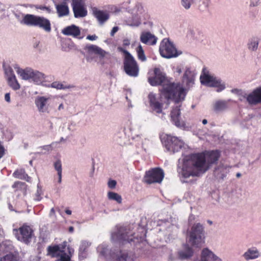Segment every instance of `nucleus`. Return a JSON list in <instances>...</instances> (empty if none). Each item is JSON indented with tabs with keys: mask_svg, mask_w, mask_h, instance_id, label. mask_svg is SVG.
<instances>
[{
	"mask_svg": "<svg viewBox=\"0 0 261 261\" xmlns=\"http://www.w3.org/2000/svg\"><path fill=\"white\" fill-rule=\"evenodd\" d=\"M220 156V153L218 150L205 151L185 156L181 160V165L179 164L177 167L181 181L187 182V179L190 176H199L203 174L217 163Z\"/></svg>",
	"mask_w": 261,
	"mask_h": 261,
	"instance_id": "obj_1",
	"label": "nucleus"
},
{
	"mask_svg": "<svg viewBox=\"0 0 261 261\" xmlns=\"http://www.w3.org/2000/svg\"><path fill=\"white\" fill-rule=\"evenodd\" d=\"M196 72L191 67H186L181 79L184 88L179 83H169L164 85L161 91L162 95L167 100H172L178 103L185 99L186 90H189L195 84Z\"/></svg>",
	"mask_w": 261,
	"mask_h": 261,
	"instance_id": "obj_2",
	"label": "nucleus"
},
{
	"mask_svg": "<svg viewBox=\"0 0 261 261\" xmlns=\"http://www.w3.org/2000/svg\"><path fill=\"white\" fill-rule=\"evenodd\" d=\"M135 233L130 231V226H117L116 229L112 232L111 239L113 242L137 243L141 241L145 235V233L134 236Z\"/></svg>",
	"mask_w": 261,
	"mask_h": 261,
	"instance_id": "obj_3",
	"label": "nucleus"
},
{
	"mask_svg": "<svg viewBox=\"0 0 261 261\" xmlns=\"http://www.w3.org/2000/svg\"><path fill=\"white\" fill-rule=\"evenodd\" d=\"M204 227L200 223L193 225L190 230L188 231V242L193 247H201L204 243Z\"/></svg>",
	"mask_w": 261,
	"mask_h": 261,
	"instance_id": "obj_4",
	"label": "nucleus"
},
{
	"mask_svg": "<svg viewBox=\"0 0 261 261\" xmlns=\"http://www.w3.org/2000/svg\"><path fill=\"white\" fill-rule=\"evenodd\" d=\"M24 20L27 26L38 28L47 33H49L51 31L50 20L43 16L31 14L27 16Z\"/></svg>",
	"mask_w": 261,
	"mask_h": 261,
	"instance_id": "obj_5",
	"label": "nucleus"
},
{
	"mask_svg": "<svg viewBox=\"0 0 261 261\" xmlns=\"http://www.w3.org/2000/svg\"><path fill=\"white\" fill-rule=\"evenodd\" d=\"M159 52L162 57L166 59L176 58L182 54L181 51L177 50L174 43L166 38L161 41Z\"/></svg>",
	"mask_w": 261,
	"mask_h": 261,
	"instance_id": "obj_6",
	"label": "nucleus"
},
{
	"mask_svg": "<svg viewBox=\"0 0 261 261\" xmlns=\"http://www.w3.org/2000/svg\"><path fill=\"white\" fill-rule=\"evenodd\" d=\"M160 138L162 144L169 152L174 153L184 147V142L176 137L165 135L161 136Z\"/></svg>",
	"mask_w": 261,
	"mask_h": 261,
	"instance_id": "obj_7",
	"label": "nucleus"
},
{
	"mask_svg": "<svg viewBox=\"0 0 261 261\" xmlns=\"http://www.w3.org/2000/svg\"><path fill=\"white\" fill-rule=\"evenodd\" d=\"M200 82L202 85L209 87L216 88L217 92H221L226 88L225 82L220 77L204 73L200 76Z\"/></svg>",
	"mask_w": 261,
	"mask_h": 261,
	"instance_id": "obj_8",
	"label": "nucleus"
},
{
	"mask_svg": "<svg viewBox=\"0 0 261 261\" xmlns=\"http://www.w3.org/2000/svg\"><path fill=\"white\" fill-rule=\"evenodd\" d=\"M13 232L18 241L27 245L32 242L34 237L33 230L27 225H23L18 229H14Z\"/></svg>",
	"mask_w": 261,
	"mask_h": 261,
	"instance_id": "obj_9",
	"label": "nucleus"
},
{
	"mask_svg": "<svg viewBox=\"0 0 261 261\" xmlns=\"http://www.w3.org/2000/svg\"><path fill=\"white\" fill-rule=\"evenodd\" d=\"M164 173L163 170L160 168H153L146 171L144 177V181L147 184L160 183L163 179Z\"/></svg>",
	"mask_w": 261,
	"mask_h": 261,
	"instance_id": "obj_10",
	"label": "nucleus"
},
{
	"mask_svg": "<svg viewBox=\"0 0 261 261\" xmlns=\"http://www.w3.org/2000/svg\"><path fill=\"white\" fill-rule=\"evenodd\" d=\"M71 6L75 18H83L87 15L85 0H71Z\"/></svg>",
	"mask_w": 261,
	"mask_h": 261,
	"instance_id": "obj_11",
	"label": "nucleus"
},
{
	"mask_svg": "<svg viewBox=\"0 0 261 261\" xmlns=\"http://www.w3.org/2000/svg\"><path fill=\"white\" fill-rule=\"evenodd\" d=\"M124 71L131 77L138 76L139 67L134 57L123 60Z\"/></svg>",
	"mask_w": 261,
	"mask_h": 261,
	"instance_id": "obj_12",
	"label": "nucleus"
},
{
	"mask_svg": "<svg viewBox=\"0 0 261 261\" xmlns=\"http://www.w3.org/2000/svg\"><path fill=\"white\" fill-rule=\"evenodd\" d=\"M96 250L98 254V261H101L102 259L106 261H111L114 249H109L107 243L103 242L99 245Z\"/></svg>",
	"mask_w": 261,
	"mask_h": 261,
	"instance_id": "obj_13",
	"label": "nucleus"
},
{
	"mask_svg": "<svg viewBox=\"0 0 261 261\" xmlns=\"http://www.w3.org/2000/svg\"><path fill=\"white\" fill-rule=\"evenodd\" d=\"M111 261H134L133 255L127 250L114 249Z\"/></svg>",
	"mask_w": 261,
	"mask_h": 261,
	"instance_id": "obj_14",
	"label": "nucleus"
},
{
	"mask_svg": "<svg viewBox=\"0 0 261 261\" xmlns=\"http://www.w3.org/2000/svg\"><path fill=\"white\" fill-rule=\"evenodd\" d=\"M86 49L89 53H94L98 55L101 60L104 59L110 60L111 58V55L110 53L106 51L96 45H87L86 46Z\"/></svg>",
	"mask_w": 261,
	"mask_h": 261,
	"instance_id": "obj_15",
	"label": "nucleus"
},
{
	"mask_svg": "<svg viewBox=\"0 0 261 261\" xmlns=\"http://www.w3.org/2000/svg\"><path fill=\"white\" fill-rule=\"evenodd\" d=\"M61 33L65 36H72L80 40L83 38V36H80L81 34L80 28L75 24H71L64 28L62 30Z\"/></svg>",
	"mask_w": 261,
	"mask_h": 261,
	"instance_id": "obj_16",
	"label": "nucleus"
},
{
	"mask_svg": "<svg viewBox=\"0 0 261 261\" xmlns=\"http://www.w3.org/2000/svg\"><path fill=\"white\" fill-rule=\"evenodd\" d=\"M149 106L151 110L158 114L162 113L163 103L160 102L156 95L153 93H150L148 95Z\"/></svg>",
	"mask_w": 261,
	"mask_h": 261,
	"instance_id": "obj_17",
	"label": "nucleus"
},
{
	"mask_svg": "<svg viewBox=\"0 0 261 261\" xmlns=\"http://www.w3.org/2000/svg\"><path fill=\"white\" fill-rule=\"evenodd\" d=\"M154 76L148 79L149 83L152 86L161 85L165 80V75L161 72L159 68H155L154 70Z\"/></svg>",
	"mask_w": 261,
	"mask_h": 261,
	"instance_id": "obj_18",
	"label": "nucleus"
},
{
	"mask_svg": "<svg viewBox=\"0 0 261 261\" xmlns=\"http://www.w3.org/2000/svg\"><path fill=\"white\" fill-rule=\"evenodd\" d=\"M244 97L247 102L251 105H255L261 102V87L254 90L251 93L245 94Z\"/></svg>",
	"mask_w": 261,
	"mask_h": 261,
	"instance_id": "obj_19",
	"label": "nucleus"
},
{
	"mask_svg": "<svg viewBox=\"0 0 261 261\" xmlns=\"http://www.w3.org/2000/svg\"><path fill=\"white\" fill-rule=\"evenodd\" d=\"M193 250L188 244H184L182 249L177 252V259L179 260H188L193 255Z\"/></svg>",
	"mask_w": 261,
	"mask_h": 261,
	"instance_id": "obj_20",
	"label": "nucleus"
},
{
	"mask_svg": "<svg viewBox=\"0 0 261 261\" xmlns=\"http://www.w3.org/2000/svg\"><path fill=\"white\" fill-rule=\"evenodd\" d=\"M140 41L142 43L148 45L156 44L158 38L150 32H143L140 35Z\"/></svg>",
	"mask_w": 261,
	"mask_h": 261,
	"instance_id": "obj_21",
	"label": "nucleus"
},
{
	"mask_svg": "<svg viewBox=\"0 0 261 261\" xmlns=\"http://www.w3.org/2000/svg\"><path fill=\"white\" fill-rule=\"evenodd\" d=\"M48 99V97L45 96H38L36 98L35 103L39 112H48V107L47 105V101Z\"/></svg>",
	"mask_w": 261,
	"mask_h": 261,
	"instance_id": "obj_22",
	"label": "nucleus"
},
{
	"mask_svg": "<svg viewBox=\"0 0 261 261\" xmlns=\"http://www.w3.org/2000/svg\"><path fill=\"white\" fill-rule=\"evenodd\" d=\"M13 67L15 69L17 74L19 75L22 80H29L31 79L33 71V69L29 67L22 69L21 68L18 64H14Z\"/></svg>",
	"mask_w": 261,
	"mask_h": 261,
	"instance_id": "obj_23",
	"label": "nucleus"
},
{
	"mask_svg": "<svg viewBox=\"0 0 261 261\" xmlns=\"http://www.w3.org/2000/svg\"><path fill=\"white\" fill-rule=\"evenodd\" d=\"M199 261H221V259L208 249L204 248L202 251L201 259Z\"/></svg>",
	"mask_w": 261,
	"mask_h": 261,
	"instance_id": "obj_24",
	"label": "nucleus"
},
{
	"mask_svg": "<svg viewBox=\"0 0 261 261\" xmlns=\"http://www.w3.org/2000/svg\"><path fill=\"white\" fill-rule=\"evenodd\" d=\"M229 171V167L226 165H220L215 168L214 174L218 179H223Z\"/></svg>",
	"mask_w": 261,
	"mask_h": 261,
	"instance_id": "obj_25",
	"label": "nucleus"
},
{
	"mask_svg": "<svg viewBox=\"0 0 261 261\" xmlns=\"http://www.w3.org/2000/svg\"><path fill=\"white\" fill-rule=\"evenodd\" d=\"M171 118L173 123L178 127L183 126V123L180 121V110L178 106L174 108L171 112Z\"/></svg>",
	"mask_w": 261,
	"mask_h": 261,
	"instance_id": "obj_26",
	"label": "nucleus"
},
{
	"mask_svg": "<svg viewBox=\"0 0 261 261\" xmlns=\"http://www.w3.org/2000/svg\"><path fill=\"white\" fill-rule=\"evenodd\" d=\"M93 14L100 24H103L110 17L109 14L107 12L98 10L95 8L93 9Z\"/></svg>",
	"mask_w": 261,
	"mask_h": 261,
	"instance_id": "obj_27",
	"label": "nucleus"
},
{
	"mask_svg": "<svg viewBox=\"0 0 261 261\" xmlns=\"http://www.w3.org/2000/svg\"><path fill=\"white\" fill-rule=\"evenodd\" d=\"M55 6L59 17H63L69 15V9L66 3L56 4Z\"/></svg>",
	"mask_w": 261,
	"mask_h": 261,
	"instance_id": "obj_28",
	"label": "nucleus"
},
{
	"mask_svg": "<svg viewBox=\"0 0 261 261\" xmlns=\"http://www.w3.org/2000/svg\"><path fill=\"white\" fill-rule=\"evenodd\" d=\"M91 243L87 241H82L79 249V257L82 260L86 257L87 250L91 246Z\"/></svg>",
	"mask_w": 261,
	"mask_h": 261,
	"instance_id": "obj_29",
	"label": "nucleus"
},
{
	"mask_svg": "<svg viewBox=\"0 0 261 261\" xmlns=\"http://www.w3.org/2000/svg\"><path fill=\"white\" fill-rule=\"evenodd\" d=\"M125 11L130 13L131 15H135L136 16H140V15L143 13L144 9L142 4L137 3L133 8L126 7Z\"/></svg>",
	"mask_w": 261,
	"mask_h": 261,
	"instance_id": "obj_30",
	"label": "nucleus"
},
{
	"mask_svg": "<svg viewBox=\"0 0 261 261\" xmlns=\"http://www.w3.org/2000/svg\"><path fill=\"white\" fill-rule=\"evenodd\" d=\"M259 256V251L255 248L248 249L243 254L244 257L247 260L256 259L258 258Z\"/></svg>",
	"mask_w": 261,
	"mask_h": 261,
	"instance_id": "obj_31",
	"label": "nucleus"
},
{
	"mask_svg": "<svg viewBox=\"0 0 261 261\" xmlns=\"http://www.w3.org/2000/svg\"><path fill=\"white\" fill-rule=\"evenodd\" d=\"M228 108V101L225 100H218L215 102L213 105V109L215 112H222Z\"/></svg>",
	"mask_w": 261,
	"mask_h": 261,
	"instance_id": "obj_32",
	"label": "nucleus"
},
{
	"mask_svg": "<svg viewBox=\"0 0 261 261\" xmlns=\"http://www.w3.org/2000/svg\"><path fill=\"white\" fill-rule=\"evenodd\" d=\"M45 78V76L44 74L38 70H33L31 80H32L36 84H41Z\"/></svg>",
	"mask_w": 261,
	"mask_h": 261,
	"instance_id": "obj_33",
	"label": "nucleus"
},
{
	"mask_svg": "<svg viewBox=\"0 0 261 261\" xmlns=\"http://www.w3.org/2000/svg\"><path fill=\"white\" fill-rule=\"evenodd\" d=\"M13 175L16 178L25 180L28 182L31 181V178L26 173L24 169L15 170Z\"/></svg>",
	"mask_w": 261,
	"mask_h": 261,
	"instance_id": "obj_34",
	"label": "nucleus"
},
{
	"mask_svg": "<svg viewBox=\"0 0 261 261\" xmlns=\"http://www.w3.org/2000/svg\"><path fill=\"white\" fill-rule=\"evenodd\" d=\"M132 16L131 18L126 19L125 22L126 24L131 27L139 26L141 23L140 17L135 15H132Z\"/></svg>",
	"mask_w": 261,
	"mask_h": 261,
	"instance_id": "obj_35",
	"label": "nucleus"
},
{
	"mask_svg": "<svg viewBox=\"0 0 261 261\" xmlns=\"http://www.w3.org/2000/svg\"><path fill=\"white\" fill-rule=\"evenodd\" d=\"M259 44V39L257 37L251 38L248 42L247 47L251 51L257 50Z\"/></svg>",
	"mask_w": 261,
	"mask_h": 261,
	"instance_id": "obj_36",
	"label": "nucleus"
},
{
	"mask_svg": "<svg viewBox=\"0 0 261 261\" xmlns=\"http://www.w3.org/2000/svg\"><path fill=\"white\" fill-rule=\"evenodd\" d=\"M47 251L48 254H49L53 257L59 255L61 256L62 253H65L63 251L60 250V247L58 245H55L54 246H48L47 248Z\"/></svg>",
	"mask_w": 261,
	"mask_h": 261,
	"instance_id": "obj_37",
	"label": "nucleus"
},
{
	"mask_svg": "<svg viewBox=\"0 0 261 261\" xmlns=\"http://www.w3.org/2000/svg\"><path fill=\"white\" fill-rule=\"evenodd\" d=\"M51 88H55L57 90H65L70 89L74 87V86L71 85H66L60 83L59 82H54L50 84Z\"/></svg>",
	"mask_w": 261,
	"mask_h": 261,
	"instance_id": "obj_38",
	"label": "nucleus"
},
{
	"mask_svg": "<svg viewBox=\"0 0 261 261\" xmlns=\"http://www.w3.org/2000/svg\"><path fill=\"white\" fill-rule=\"evenodd\" d=\"M7 80L9 86L14 90H18L20 88V85L18 83L16 76L9 77Z\"/></svg>",
	"mask_w": 261,
	"mask_h": 261,
	"instance_id": "obj_39",
	"label": "nucleus"
},
{
	"mask_svg": "<svg viewBox=\"0 0 261 261\" xmlns=\"http://www.w3.org/2000/svg\"><path fill=\"white\" fill-rule=\"evenodd\" d=\"M3 67L7 79H8L9 77H13V76H16L12 68L9 65L4 63Z\"/></svg>",
	"mask_w": 261,
	"mask_h": 261,
	"instance_id": "obj_40",
	"label": "nucleus"
},
{
	"mask_svg": "<svg viewBox=\"0 0 261 261\" xmlns=\"http://www.w3.org/2000/svg\"><path fill=\"white\" fill-rule=\"evenodd\" d=\"M136 50L138 59L142 62L146 61V57L144 54V51L143 49L142 45L141 44H139L138 46L136 48Z\"/></svg>",
	"mask_w": 261,
	"mask_h": 261,
	"instance_id": "obj_41",
	"label": "nucleus"
},
{
	"mask_svg": "<svg viewBox=\"0 0 261 261\" xmlns=\"http://www.w3.org/2000/svg\"><path fill=\"white\" fill-rule=\"evenodd\" d=\"M0 261H19V259L17 255L10 253L1 257Z\"/></svg>",
	"mask_w": 261,
	"mask_h": 261,
	"instance_id": "obj_42",
	"label": "nucleus"
},
{
	"mask_svg": "<svg viewBox=\"0 0 261 261\" xmlns=\"http://www.w3.org/2000/svg\"><path fill=\"white\" fill-rule=\"evenodd\" d=\"M108 197L109 199L116 201L118 203H121L122 202L121 196L117 193L109 192L108 193Z\"/></svg>",
	"mask_w": 261,
	"mask_h": 261,
	"instance_id": "obj_43",
	"label": "nucleus"
},
{
	"mask_svg": "<svg viewBox=\"0 0 261 261\" xmlns=\"http://www.w3.org/2000/svg\"><path fill=\"white\" fill-rule=\"evenodd\" d=\"M14 15L15 18L17 19V20L22 24H24L27 25V24L25 23L24 20L27 17V16L31 15L30 14H24L19 12H16L14 13Z\"/></svg>",
	"mask_w": 261,
	"mask_h": 261,
	"instance_id": "obj_44",
	"label": "nucleus"
},
{
	"mask_svg": "<svg viewBox=\"0 0 261 261\" xmlns=\"http://www.w3.org/2000/svg\"><path fill=\"white\" fill-rule=\"evenodd\" d=\"M210 4V0H200L198 9L201 12H205L208 10Z\"/></svg>",
	"mask_w": 261,
	"mask_h": 261,
	"instance_id": "obj_45",
	"label": "nucleus"
},
{
	"mask_svg": "<svg viewBox=\"0 0 261 261\" xmlns=\"http://www.w3.org/2000/svg\"><path fill=\"white\" fill-rule=\"evenodd\" d=\"M194 0H181V5L185 9H189L192 4L194 3Z\"/></svg>",
	"mask_w": 261,
	"mask_h": 261,
	"instance_id": "obj_46",
	"label": "nucleus"
},
{
	"mask_svg": "<svg viewBox=\"0 0 261 261\" xmlns=\"http://www.w3.org/2000/svg\"><path fill=\"white\" fill-rule=\"evenodd\" d=\"M42 194V191L41 188L40 187L39 185L38 184L37 190L36 193H35V195L34 199L35 200L38 201L41 200V199H42V197L41 196Z\"/></svg>",
	"mask_w": 261,
	"mask_h": 261,
	"instance_id": "obj_47",
	"label": "nucleus"
},
{
	"mask_svg": "<svg viewBox=\"0 0 261 261\" xmlns=\"http://www.w3.org/2000/svg\"><path fill=\"white\" fill-rule=\"evenodd\" d=\"M117 49H118V51H119L120 52L123 53L125 55L124 60H126V59H127L129 58L133 57L129 53V52H128L127 50H126V49H125L124 48H123L122 47H118L117 48Z\"/></svg>",
	"mask_w": 261,
	"mask_h": 261,
	"instance_id": "obj_48",
	"label": "nucleus"
},
{
	"mask_svg": "<svg viewBox=\"0 0 261 261\" xmlns=\"http://www.w3.org/2000/svg\"><path fill=\"white\" fill-rule=\"evenodd\" d=\"M54 167L57 173H62V163L60 160H57L54 163Z\"/></svg>",
	"mask_w": 261,
	"mask_h": 261,
	"instance_id": "obj_49",
	"label": "nucleus"
},
{
	"mask_svg": "<svg viewBox=\"0 0 261 261\" xmlns=\"http://www.w3.org/2000/svg\"><path fill=\"white\" fill-rule=\"evenodd\" d=\"M71 49L70 44L66 41L61 43V49L64 51H69Z\"/></svg>",
	"mask_w": 261,
	"mask_h": 261,
	"instance_id": "obj_50",
	"label": "nucleus"
},
{
	"mask_svg": "<svg viewBox=\"0 0 261 261\" xmlns=\"http://www.w3.org/2000/svg\"><path fill=\"white\" fill-rule=\"evenodd\" d=\"M71 256L67 255L66 253H62L60 257V261H70Z\"/></svg>",
	"mask_w": 261,
	"mask_h": 261,
	"instance_id": "obj_51",
	"label": "nucleus"
},
{
	"mask_svg": "<svg viewBox=\"0 0 261 261\" xmlns=\"http://www.w3.org/2000/svg\"><path fill=\"white\" fill-rule=\"evenodd\" d=\"M117 182L115 180L110 179L108 182V186L110 189H113L116 187Z\"/></svg>",
	"mask_w": 261,
	"mask_h": 261,
	"instance_id": "obj_52",
	"label": "nucleus"
},
{
	"mask_svg": "<svg viewBox=\"0 0 261 261\" xmlns=\"http://www.w3.org/2000/svg\"><path fill=\"white\" fill-rule=\"evenodd\" d=\"M231 92L238 95H241L243 94V91L241 89H239L237 88L232 89L231 90Z\"/></svg>",
	"mask_w": 261,
	"mask_h": 261,
	"instance_id": "obj_53",
	"label": "nucleus"
},
{
	"mask_svg": "<svg viewBox=\"0 0 261 261\" xmlns=\"http://www.w3.org/2000/svg\"><path fill=\"white\" fill-rule=\"evenodd\" d=\"M3 244L5 246H7L9 247V249H11L12 247V242L10 240H5L3 242Z\"/></svg>",
	"mask_w": 261,
	"mask_h": 261,
	"instance_id": "obj_54",
	"label": "nucleus"
},
{
	"mask_svg": "<svg viewBox=\"0 0 261 261\" xmlns=\"http://www.w3.org/2000/svg\"><path fill=\"white\" fill-rule=\"evenodd\" d=\"M34 48L37 49L39 50H41V46L40 45V42L38 41H36L33 44Z\"/></svg>",
	"mask_w": 261,
	"mask_h": 261,
	"instance_id": "obj_55",
	"label": "nucleus"
},
{
	"mask_svg": "<svg viewBox=\"0 0 261 261\" xmlns=\"http://www.w3.org/2000/svg\"><path fill=\"white\" fill-rule=\"evenodd\" d=\"M119 30L118 27H114L113 28L112 30L111 31L110 35L111 36H114L115 34Z\"/></svg>",
	"mask_w": 261,
	"mask_h": 261,
	"instance_id": "obj_56",
	"label": "nucleus"
},
{
	"mask_svg": "<svg viewBox=\"0 0 261 261\" xmlns=\"http://www.w3.org/2000/svg\"><path fill=\"white\" fill-rule=\"evenodd\" d=\"M55 143L53 142L50 145H44L43 146H41V147L44 150L49 151L51 149V146L53 145Z\"/></svg>",
	"mask_w": 261,
	"mask_h": 261,
	"instance_id": "obj_57",
	"label": "nucleus"
},
{
	"mask_svg": "<svg viewBox=\"0 0 261 261\" xmlns=\"http://www.w3.org/2000/svg\"><path fill=\"white\" fill-rule=\"evenodd\" d=\"M97 38H98V37L96 35H88L87 36V38H86L87 39L89 40H91V41L95 40Z\"/></svg>",
	"mask_w": 261,
	"mask_h": 261,
	"instance_id": "obj_58",
	"label": "nucleus"
},
{
	"mask_svg": "<svg viewBox=\"0 0 261 261\" xmlns=\"http://www.w3.org/2000/svg\"><path fill=\"white\" fill-rule=\"evenodd\" d=\"M39 9L42 10L46 11L48 13H50L51 12V10L50 8L49 7H48L41 6V7H39Z\"/></svg>",
	"mask_w": 261,
	"mask_h": 261,
	"instance_id": "obj_59",
	"label": "nucleus"
},
{
	"mask_svg": "<svg viewBox=\"0 0 261 261\" xmlns=\"http://www.w3.org/2000/svg\"><path fill=\"white\" fill-rule=\"evenodd\" d=\"M25 186V184L24 182H22L20 181L15 182L13 185V187H19Z\"/></svg>",
	"mask_w": 261,
	"mask_h": 261,
	"instance_id": "obj_60",
	"label": "nucleus"
},
{
	"mask_svg": "<svg viewBox=\"0 0 261 261\" xmlns=\"http://www.w3.org/2000/svg\"><path fill=\"white\" fill-rule=\"evenodd\" d=\"M179 260L177 259V256H175L172 254H170L169 256V261H176Z\"/></svg>",
	"mask_w": 261,
	"mask_h": 261,
	"instance_id": "obj_61",
	"label": "nucleus"
},
{
	"mask_svg": "<svg viewBox=\"0 0 261 261\" xmlns=\"http://www.w3.org/2000/svg\"><path fill=\"white\" fill-rule=\"evenodd\" d=\"M5 100L8 102H10L11 101V100H10V94L9 93H7L5 94Z\"/></svg>",
	"mask_w": 261,
	"mask_h": 261,
	"instance_id": "obj_62",
	"label": "nucleus"
},
{
	"mask_svg": "<svg viewBox=\"0 0 261 261\" xmlns=\"http://www.w3.org/2000/svg\"><path fill=\"white\" fill-rule=\"evenodd\" d=\"M258 5V2L257 1H251L250 4V7H256Z\"/></svg>",
	"mask_w": 261,
	"mask_h": 261,
	"instance_id": "obj_63",
	"label": "nucleus"
},
{
	"mask_svg": "<svg viewBox=\"0 0 261 261\" xmlns=\"http://www.w3.org/2000/svg\"><path fill=\"white\" fill-rule=\"evenodd\" d=\"M124 46H128L130 44L129 40L128 39H124L123 41Z\"/></svg>",
	"mask_w": 261,
	"mask_h": 261,
	"instance_id": "obj_64",
	"label": "nucleus"
}]
</instances>
